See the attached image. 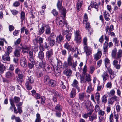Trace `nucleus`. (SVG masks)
<instances>
[{
	"label": "nucleus",
	"mask_w": 122,
	"mask_h": 122,
	"mask_svg": "<svg viewBox=\"0 0 122 122\" xmlns=\"http://www.w3.org/2000/svg\"><path fill=\"white\" fill-rule=\"evenodd\" d=\"M46 28L45 33L47 34H49L51 33L50 28L48 25H46L45 26Z\"/></svg>",
	"instance_id": "obj_32"
},
{
	"label": "nucleus",
	"mask_w": 122,
	"mask_h": 122,
	"mask_svg": "<svg viewBox=\"0 0 122 122\" xmlns=\"http://www.w3.org/2000/svg\"><path fill=\"white\" fill-rule=\"evenodd\" d=\"M44 53L42 51H40L38 53V57L41 60H42L44 57Z\"/></svg>",
	"instance_id": "obj_37"
},
{
	"label": "nucleus",
	"mask_w": 122,
	"mask_h": 122,
	"mask_svg": "<svg viewBox=\"0 0 122 122\" xmlns=\"http://www.w3.org/2000/svg\"><path fill=\"white\" fill-rule=\"evenodd\" d=\"M117 51V50L116 48H114L112 50L111 53V56L112 57L114 58L115 57Z\"/></svg>",
	"instance_id": "obj_39"
},
{
	"label": "nucleus",
	"mask_w": 122,
	"mask_h": 122,
	"mask_svg": "<svg viewBox=\"0 0 122 122\" xmlns=\"http://www.w3.org/2000/svg\"><path fill=\"white\" fill-rule=\"evenodd\" d=\"M80 82L81 83H86V81H85V79L84 76H82L81 75H80Z\"/></svg>",
	"instance_id": "obj_45"
},
{
	"label": "nucleus",
	"mask_w": 122,
	"mask_h": 122,
	"mask_svg": "<svg viewBox=\"0 0 122 122\" xmlns=\"http://www.w3.org/2000/svg\"><path fill=\"white\" fill-rule=\"evenodd\" d=\"M63 20H62L61 21L59 22L58 23H57L58 26L61 27H62L64 26L66 22L63 21Z\"/></svg>",
	"instance_id": "obj_43"
},
{
	"label": "nucleus",
	"mask_w": 122,
	"mask_h": 122,
	"mask_svg": "<svg viewBox=\"0 0 122 122\" xmlns=\"http://www.w3.org/2000/svg\"><path fill=\"white\" fill-rule=\"evenodd\" d=\"M74 35L75 36V40L77 43H80V40L81 39V37L79 30H76L74 32Z\"/></svg>",
	"instance_id": "obj_7"
},
{
	"label": "nucleus",
	"mask_w": 122,
	"mask_h": 122,
	"mask_svg": "<svg viewBox=\"0 0 122 122\" xmlns=\"http://www.w3.org/2000/svg\"><path fill=\"white\" fill-rule=\"evenodd\" d=\"M83 24L86 25L85 28L87 30H89L91 28L90 26V23L89 22H83Z\"/></svg>",
	"instance_id": "obj_44"
},
{
	"label": "nucleus",
	"mask_w": 122,
	"mask_h": 122,
	"mask_svg": "<svg viewBox=\"0 0 122 122\" xmlns=\"http://www.w3.org/2000/svg\"><path fill=\"white\" fill-rule=\"evenodd\" d=\"M101 76L102 78L104 81H106L109 78V75L107 73V71H104L101 75Z\"/></svg>",
	"instance_id": "obj_15"
},
{
	"label": "nucleus",
	"mask_w": 122,
	"mask_h": 122,
	"mask_svg": "<svg viewBox=\"0 0 122 122\" xmlns=\"http://www.w3.org/2000/svg\"><path fill=\"white\" fill-rule=\"evenodd\" d=\"M9 55H8L6 53L2 57V58L4 61H9L10 60V58L9 56Z\"/></svg>",
	"instance_id": "obj_31"
},
{
	"label": "nucleus",
	"mask_w": 122,
	"mask_h": 122,
	"mask_svg": "<svg viewBox=\"0 0 122 122\" xmlns=\"http://www.w3.org/2000/svg\"><path fill=\"white\" fill-rule=\"evenodd\" d=\"M15 73L18 75L22 73L21 70L18 68L15 69Z\"/></svg>",
	"instance_id": "obj_50"
},
{
	"label": "nucleus",
	"mask_w": 122,
	"mask_h": 122,
	"mask_svg": "<svg viewBox=\"0 0 122 122\" xmlns=\"http://www.w3.org/2000/svg\"><path fill=\"white\" fill-rule=\"evenodd\" d=\"M84 18L83 20V22H87L88 20V17L87 14H85L84 15Z\"/></svg>",
	"instance_id": "obj_61"
},
{
	"label": "nucleus",
	"mask_w": 122,
	"mask_h": 122,
	"mask_svg": "<svg viewBox=\"0 0 122 122\" xmlns=\"http://www.w3.org/2000/svg\"><path fill=\"white\" fill-rule=\"evenodd\" d=\"M14 75L13 72L9 71L7 72L5 74L6 77L8 78H11L13 77Z\"/></svg>",
	"instance_id": "obj_21"
},
{
	"label": "nucleus",
	"mask_w": 122,
	"mask_h": 122,
	"mask_svg": "<svg viewBox=\"0 0 122 122\" xmlns=\"http://www.w3.org/2000/svg\"><path fill=\"white\" fill-rule=\"evenodd\" d=\"M108 43L107 42H105L103 44V54H106L108 52Z\"/></svg>",
	"instance_id": "obj_17"
},
{
	"label": "nucleus",
	"mask_w": 122,
	"mask_h": 122,
	"mask_svg": "<svg viewBox=\"0 0 122 122\" xmlns=\"http://www.w3.org/2000/svg\"><path fill=\"white\" fill-rule=\"evenodd\" d=\"M112 64L114 67L116 69H119L120 68V63H118V61L117 60H115L112 62Z\"/></svg>",
	"instance_id": "obj_13"
},
{
	"label": "nucleus",
	"mask_w": 122,
	"mask_h": 122,
	"mask_svg": "<svg viewBox=\"0 0 122 122\" xmlns=\"http://www.w3.org/2000/svg\"><path fill=\"white\" fill-rule=\"evenodd\" d=\"M78 82L75 79L73 80V83L72 84V86L74 87H75L77 89L78 92L80 91V89L79 87L78 86Z\"/></svg>",
	"instance_id": "obj_16"
},
{
	"label": "nucleus",
	"mask_w": 122,
	"mask_h": 122,
	"mask_svg": "<svg viewBox=\"0 0 122 122\" xmlns=\"http://www.w3.org/2000/svg\"><path fill=\"white\" fill-rule=\"evenodd\" d=\"M95 70V67L92 66H91L89 67V73L92 74L94 72Z\"/></svg>",
	"instance_id": "obj_48"
},
{
	"label": "nucleus",
	"mask_w": 122,
	"mask_h": 122,
	"mask_svg": "<svg viewBox=\"0 0 122 122\" xmlns=\"http://www.w3.org/2000/svg\"><path fill=\"white\" fill-rule=\"evenodd\" d=\"M44 69L46 72L48 73L51 72L53 70V69L54 71L56 74H56H58L57 73H58V75H60V71L59 70L58 71V69L57 68H54L53 66L52 67L50 65H45V66H44Z\"/></svg>",
	"instance_id": "obj_2"
},
{
	"label": "nucleus",
	"mask_w": 122,
	"mask_h": 122,
	"mask_svg": "<svg viewBox=\"0 0 122 122\" xmlns=\"http://www.w3.org/2000/svg\"><path fill=\"white\" fill-rule=\"evenodd\" d=\"M89 86L87 87L86 92L88 93H90L93 90V89L92 87V84L91 83H89Z\"/></svg>",
	"instance_id": "obj_29"
},
{
	"label": "nucleus",
	"mask_w": 122,
	"mask_h": 122,
	"mask_svg": "<svg viewBox=\"0 0 122 122\" xmlns=\"http://www.w3.org/2000/svg\"><path fill=\"white\" fill-rule=\"evenodd\" d=\"M57 6L59 11L61 12V15H63V16L65 17L66 13V9L65 8H63L61 5V3L59 0L58 1Z\"/></svg>",
	"instance_id": "obj_5"
},
{
	"label": "nucleus",
	"mask_w": 122,
	"mask_h": 122,
	"mask_svg": "<svg viewBox=\"0 0 122 122\" xmlns=\"http://www.w3.org/2000/svg\"><path fill=\"white\" fill-rule=\"evenodd\" d=\"M48 41L51 46H53L54 45L55 40L52 39H47Z\"/></svg>",
	"instance_id": "obj_28"
},
{
	"label": "nucleus",
	"mask_w": 122,
	"mask_h": 122,
	"mask_svg": "<svg viewBox=\"0 0 122 122\" xmlns=\"http://www.w3.org/2000/svg\"><path fill=\"white\" fill-rule=\"evenodd\" d=\"M107 70L109 74L110 79H113L115 77V74L112 71V70L111 68Z\"/></svg>",
	"instance_id": "obj_19"
},
{
	"label": "nucleus",
	"mask_w": 122,
	"mask_h": 122,
	"mask_svg": "<svg viewBox=\"0 0 122 122\" xmlns=\"http://www.w3.org/2000/svg\"><path fill=\"white\" fill-rule=\"evenodd\" d=\"M83 1L82 0H79L77 5V10L79 11V9L82 6Z\"/></svg>",
	"instance_id": "obj_26"
},
{
	"label": "nucleus",
	"mask_w": 122,
	"mask_h": 122,
	"mask_svg": "<svg viewBox=\"0 0 122 122\" xmlns=\"http://www.w3.org/2000/svg\"><path fill=\"white\" fill-rule=\"evenodd\" d=\"M24 75L21 73L18 75L17 81L18 82H21L23 80V79L24 77Z\"/></svg>",
	"instance_id": "obj_24"
},
{
	"label": "nucleus",
	"mask_w": 122,
	"mask_h": 122,
	"mask_svg": "<svg viewBox=\"0 0 122 122\" xmlns=\"http://www.w3.org/2000/svg\"><path fill=\"white\" fill-rule=\"evenodd\" d=\"M108 104L112 105L114 101L112 98L111 97L108 99Z\"/></svg>",
	"instance_id": "obj_58"
},
{
	"label": "nucleus",
	"mask_w": 122,
	"mask_h": 122,
	"mask_svg": "<svg viewBox=\"0 0 122 122\" xmlns=\"http://www.w3.org/2000/svg\"><path fill=\"white\" fill-rule=\"evenodd\" d=\"M34 82V80L33 78L30 76L28 78L25 83V86L26 88L28 90H30L32 88L31 84Z\"/></svg>",
	"instance_id": "obj_4"
},
{
	"label": "nucleus",
	"mask_w": 122,
	"mask_h": 122,
	"mask_svg": "<svg viewBox=\"0 0 122 122\" xmlns=\"http://www.w3.org/2000/svg\"><path fill=\"white\" fill-rule=\"evenodd\" d=\"M20 19L21 20V23H22L23 21L25 20V14L23 11L21 12L20 13Z\"/></svg>",
	"instance_id": "obj_36"
},
{
	"label": "nucleus",
	"mask_w": 122,
	"mask_h": 122,
	"mask_svg": "<svg viewBox=\"0 0 122 122\" xmlns=\"http://www.w3.org/2000/svg\"><path fill=\"white\" fill-rule=\"evenodd\" d=\"M84 49L86 54L88 55H90L91 54V51L92 50V48L90 47H89L88 46L84 47Z\"/></svg>",
	"instance_id": "obj_18"
},
{
	"label": "nucleus",
	"mask_w": 122,
	"mask_h": 122,
	"mask_svg": "<svg viewBox=\"0 0 122 122\" xmlns=\"http://www.w3.org/2000/svg\"><path fill=\"white\" fill-rule=\"evenodd\" d=\"M20 64L22 67L24 68H25L27 66V61L25 58L21 57L20 60Z\"/></svg>",
	"instance_id": "obj_8"
},
{
	"label": "nucleus",
	"mask_w": 122,
	"mask_h": 122,
	"mask_svg": "<svg viewBox=\"0 0 122 122\" xmlns=\"http://www.w3.org/2000/svg\"><path fill=\"white\" fill-rule=\"evenodd\" d=\"M97 118V115L95 114H93L92 115L89 117V120L91 121H92L94 120Z\"/></svg>",
	"instance_id": "obj_34"
},
{
	"label": "nucleus",
	"mask_w": 122,
	"mask_h": 122,
	"mask_svg": "<svg viewBox=\"0 0 122 122\" xmlns=\"http://www.w3.org/2000/svg\"><path fill=\"white\" fill-rule=\"evenodd\" d=\"M62 110L61 106L59 104H57L55 107L54 111L56 112L61 111Z\"/></svg>",
	"instance_id": "obj_27"
},
{
	"label": "nucleus",
	"mask_w": 122,
	"mask_h": 122,
	"mask_svg": "<svg viewBox=\"0 0 122 122\" xmlns=\"http://www.w3.org/2000/svg\"><path fill=\"white\" fill-rule=\"evenodd\" d=\"M95 97L97 101H98L99 100L100 95L98 92L96 93L95 94Z\"/></svg>",
	"instance_id": "obj_51"
},
{
	"label": "nucleus",
	"mask_w": 122,
	"mask_h": 122,
	"mask_svg": "<svg viewBox=\"0 0 122 122\" xmlns=\"http://www.w3.org/2000/svg\"><path fill=\"white\" fill-rule=\"evenodd\" d=\"M71 33H68L66 37L68 41H69L71 37Z\"/></svg>",
	"instance_id": "obj_59"
},
{
	"label": "nucleus",
	"mask_w": 122,
	"mask_h": 122,
	"mask_svg": "<svg viewBox=\"0 0 122 122\" xmlns=\"http://www.w3.org/2000/svg\"><path fill=\"white\" fill-rule=\"evenodd\" d=\"M85 106L88 110V114L89 115L92 114L93 111V106L91 104V102L90 101H87L85 103Z\"/></svg>",
	"instance_id": "obj_3"
},
{
	"label": "nucleus",
	"mask_w": 122,
	"mask_h": 122,
	"mask_svg": "<svg viewBox=\"0 0 122 122\" xmlns=\"http://www.w3.org/2000/svg\"><path fill=\"white\" fill-rule=\"evenodd\" d=\"M62 20H64V18L62 16H60L56 18V23H58L59 22Z\"/></svg>",
	"instance_id": "obj_49"
},
{
	"label": "nucleus",
	"mask_w": 122,
	"mask_h": 122,
	"mask_svg": "<svg viewBox=\"0 0 122 122\" xmlns=\"http://www.w3.org/2000/svg\"><path fill=\"white\" fill-rule=\"evenodd\" d=\"M83 43L84 44V46H87V39L86 37H84L83 39Z\"/></svg>",
	"instance_id": "obj_52"
},
{
	"label": "nucleus",
	"mask_w": 122,
	"mask_h": 122,
	"mask_svg": "<svg viewBox=\"0 0 122 122\" xmlns=\"http://www.w3.org/2000/svg\"><path fill=\"white\" fill-rule=\"evenodd\" d=\"M113 42L115 43V44L117 46H118V42H119L118 40H117V38H114L113 40Z\"/></svg>",
	"instance_id": "obj_60"
},
{
	"label": "nucleus",
	"mask_w": 122,
	"mask_h": 122,
	"mask_svg": "<svg viewBox=\"0 0 122 122\" xmlns=\"http://www.w3.org/2000/svg\"><path fill=\"white\" fill-rule=\"evenodd\" d=\"M90 5H92L93 7H94V8L97 9V10L98 11V5L96 3L94 2L93 1H92L90 3Z\"/></svg>",
	"instance_id": "obj_40"
},
{
	"label": "nucleus",
	"mask_w": 122,
	"mask_h": 122,
	"mask_svg": "<svg viewBox=\"0 0 122 122\" xmlns=\"http://www.w3.org/2000/svg\"><path fill=\"white\" fill-rule=\"evenodd\" d=\"M101 55V51L99 49H98L97 50V52L94 55V59L96 61L98 60L100 58Z\"/></svg>",
	"instance_id": "obj_11"
},
{
	"label": "nucleus",
	"mask_w": 122,
	"mask_h": 122,
	"mask_svg": "<svg viewBox=\"0 0 122 122\" xmlns=\"http://www.w3.org/2000/svg\"><path fill=\"white\" fill-rule=\"evenodd\" d=\"M102 101L104 103H106L107 101V96L106 95H104L102 97Z\"/></svg>",
	"instance_id": "obj_54"
},
{
	"label": "nucleus",
	"mask_w": 122,
	"mask_h": 122,
	"mask_svg": "<svg viewBox=\"0 0 122 122\" xmlns=\"http://www.w3.org/2000/svg\"><path fill=\"white\" fill-rule=\"evenodd\" d=\"M50 80L49 77L48 76L46 75L45 76L44 78V81L45 84H48Z\"/></svg>",
	"instance_id": "obj_35"
},
{
	"label": "nucleus",
	"mask_w": 122,
	"mask_h": 122,
	"mask_svg": "<svg viewBox=\"0 0 122 122\" xmlns=\"http://www.w3.org/2000/svg\"><path fill=\"white\" fill-rule=\"evenodd\" d=\"M71 46L69 45V44L67 42H66L65 43L64 46V48L67 49L68 51H69Z\"/></svg>",
	"instance_id": "obj_47"
},
{
	"label": "nucleus",
	"mask_w": 122,
	"mask_h": 122,
	"mask_svg": "<svg viewBox=\"0 0 122 122\" xmlns=\"http://www.w3.org/2000/svg\"><path fill=\"white\" fill-rule=\"evenodd\" d=\"M85 79L86 82L87 81L88 82L91 81L92 80L91 77L89 74H87L86 75Z\"/></svg>",
	"instance_id": "obj_41"
},
{
	"label": "nucleus",
	"mask_w": 122,
	"mask_h": 122,
	"mask_svg": "<svg viewBox=\"0 0 122 122\" xmlns=\"http://www.w3.org/2000/svg\"><path fill=\"white\" fill-rule=\"evenodd\" d=\"M105 67L107 70L110 69V61L107 57H106L104 60Z\"/></svg>",
	"instance_id": "obj_12"
},
{
	"label": "nucleus",
	"mask_w": 122,
	"mask_h": 122,
	"mask_svg": "<svg viewBox=\"0 0 122 122\" xmlns=\"http://www.w3.org/2000/svg\"><path fill=\"white\" fill-rule=\"evenodd\" d=\"M10 101L11 106L10 107L9 109L13 110V109L14 108L15 105L14 104L13 101L12 99H10Z\"/></svg>",
	"instance_id": "obj_38"
},
{
	"label": "nucleus",
	"mask_w": 122,
	"mask_h": 122,
	"mask_svg": "<svg viewBox=\"0 0 122 122\" xmlns=\"http://www.w3.org/2000/svg\"><path fill=\"white\" fill-rule=\"evenodd\" d=\"M44 31V27H42L40 28L39 31V34L41 35L42 34Z\"/></svg>",
	"instance_id": "obj_55"
},
{
	"label": "nucleus",
	"mask_w": 122,
	"mask_h": 122,
	"mask_svg": "<svg viewBox=\"0 0 122 122\" xmlns=\"http://www.w3.org/2000/svg\"><path fill=\"white\" fill-rule=\"evenodd\" d=\"M103 16L105 19L107 21H109L110 20V18L109 17L110 15L109 13L107 11H105L103 13Z\"/></svg>",
	"instance_id": "obj_22"
},
{
	"label": "nucleus",
	"mask_w": 122,
	"mask_h": 122,
	"mask_svg": "<svg viewBox=\"0 0 122 122\" xmlns=\"http://www.w3.org/2000/svg\"><path fill=\"white\" fill-rule=\"evenodd\" d=\"M122 56V51L120 49L119 50L117 53V59H118Z\"/></svg>",
	"instance_id": "obj_46"
},
{
	"label": "nucleus",
	"mask_w": 122,
	"mask_h": 122,
	"mask_svg": "<svg viewBox=\"0 0 122 122\" xmlns=\"http://www.w3.org/2000/svg\"><path fill=\"white\" fill-rule=\"evenodd\" d=\"M76 94V91L75 89H73L72 90L70 94V96L71 98H73L74 97Z\"/></svg>",
	"instance_id": "obj_33"
},
{
	"label": "nucleus",
	"mask_w": 122,
	"mask_h": 122,
	"mask_svg": "<svg viewBox=\"0 0 122 122\" xmlns=\"http://www.w3.org/2000/svg\"><path fill=\"white\" fill-rule=\"evenodd\" d=\"M12 48L11 46H8L7 49V54L8 55H9L12 52Z\"/></svg>",
	"instance_id": "obj_42"
},
{
	"label": "nucleus",
	"mask_w": 122,
	"mask_h": 122,
	"mask_svg": "<svg viewBox=\"0 0 122 122\" xmlns=\"http://www.w3.org/2000/svg\"><path fill=\"white\" fill-rule=\"evenodd\" d=\"M53 93L54 95L53 98V101L54 102H56L57 101L56 97H60L61 96V95L56 90L53 91Z\"/></svg>",
	"instance_id": "obj_9"
},
{
	"label": "nucleus",
	"mask_w": 122,
	"mask_h": 122,
	"mask_svg": "<svg viewBox=\"0 0 122 122\" xmlns=\"http://www.w3.org/2000/svg\"><path fill=\"white\" fill-rule=\"evenodd\" d=\"M114 29L113 25H111L110 27L108 26H107L105 29V31L107 34L110 33L111 31H112Z\"/></svg>",
	"instance_id": "obj_14"
},
{
	"label": "nucleus",
	"mask_w": 122,
	"mask_h": 122,
	"mask_svg": "<svg viewBox=\"0 0 122 122\" xmlns=\"http://www.w3.org/2000/svg\"><path fill=\"white\" fill-rule=\"evenodd\" d=\"M48 84L50 86L54 87L56 84V81L54 80L51 79L48 82Z\"/></svg>",
	"instance_id": "obj_25"
},
{
	"label": "nucleus",
	"mask_w": 122,
	"mask_h": 122,
	"mask_svg": "<svg viewBox=\"0 0 122 122\" xmlns=\"http://www.w3.org/2000/svg\"><path fill=\"white\" fill-rule=\"evenodd\" d=\"M72 73V71L70 69H68L66 71L65 74L66 76L69 77L71 75Z\"/></svg>",
	"instance_id": "obj_30"
},
{
	"label": "nucleus",
	"mask_w": 122,
	"mask_h": 122,
	"mask_svg": "<svg viewBox=\"0 0 122 122\" xmlns=\"http://www.w3.org/2000/svg\"><path fill=\"white\" fill-rule=\"evenodd\" d=\"M69 30L68 28L64 29L62 31V34L64 35H66L69 32Z\"/></svg>",
	"instance_id": "obj_63"
},
{
	"label": "nucleus",
	"mask_w": 122,
	"mask_h": 122,
	"mask_svg": "<svg viewBox=\"0 0 122 122\" xmlns=\"http://www.w3.org/2000/svg\"><path fill=\"white\" fill-rule=\"evenodd\" d=\"M14 99L15 103H18L20 100V98L17 97L15 96L14 98Z\"/></svg>",
	"instance_id": "obj_53"
},
{
	"label": "nucleus",
	"mask_w": 122,
	"mask_h": 122,
	"mask_svg": "<svg viewBox=\"0 0 122 122\" xmlns=\"http://www.w3.org/2000/svg\"><path fill=\"white\" fill-rule=\"evenodd\" d=\"M20 49H16L14 51L13 54L14 56L17 57H19L20 56Z\"/></svg>",
	"instance_id": "obj_20"
},
{
	"label": "nucleus",
	"mask_w": 122,
	"mask_h": 122,
	"mask_svg": "<svg viewBox=\"0 0 122 122\" xmlns=\"http://www.w3.org/2000/svg\"><path fill=\"white\" fill-rule=\"evenodd\" d=\"M85 93H81L79 94V98L80 100H83L84 96Z\"/></svg>",
	"instance_id": "obj_57"
},
{
	"label": "nucleus",
	"mask_w": 122,
	"mask_h": 122,
	"mask_svg": "<svg viewBox=\"0 0 122 122\" xmlns=\"http://www.w3.org/2000/svg\"><path fill=\"white\" fill-rule=\"evenodd\" d=\"M63 39L64 37H63L60 34L59 35V36H58L56 37V42H58V43H59L62 42Z\"/></svg>",
	"instance_id": "obj_23"
},
{
	"label": "nucleus",
	"mask_w": 122,
	"mask_h": 122,
	"mask_svg": "<svg viewBox=\"0 0 122 122\" xmlns=\"http://www.w3.org/2000/svg\"><path fill=\"white\" fill-rule=\"evenodd\" d=\"M73 56H71V54L69 55L67 58V65L65 64V66L66 67H67L68 65L71 66L72 69L75 70L76 67L77 66V63L76 61L75 62H73Z\"/></svg>",
	"instance_id": "obj_1"
},
{
	"label": "nucleus",
	"mask_w": 122,
	"mask_h": 122,
	"mask_svg": "<svg viewBox=\"0 0 122 122\" xmlns=\"http://www.w3.org/2000/svg\"><path fill=\"white\" fill-rule=\"evenodd\" d=\"M43 39L41 37H39L38 38V43L40 45L41 44L43 43Z\"/></svg>",
	"instance_id": "obj_64"
},
{
	"label": "nucleus",
	"mask_w": 122,
	"mask_h": 122,
	"mask_svg": "<svg viewBox=\"0 0 122 122\" xmlns=\"http://www.w3.org/2000/svg\"><path fill=\"white\" fill-rule=\"evenodd\" d=\"M106 86L107 88L110 89L112 87V84L111 82H108L106 84Z\"/></svg>",
	"instance_id": "obj_62"
},
{
	"label": "nucleus",
	"mask_w": 122,
	"mask_h": 122,
	"mask_svg": "<svg viewBox=\"0 0 122 122\" xmlns=\"http://www.w3.org/2000/svg\"><path fill=\"white\" fill-rule=\"evenodd\" d=\"M56 37V36L54 33H52L50 34V35L47 38V39H54Z\"/></svg>",
	"instance_id": "obj_56"
},
{
	"label": "nucleus",
	"mask_w": 122,
	"mask_h": 122,
	"mask_svg": "<svg viewBox=\"0 0 122 122\" xmlns=\"http://www.w3.org/2000/svg\"><path fill=\"white\" fill-rule=\"evenodd\" d=\"M53 49H51L47 51L46 53V58L51 61H52V60L53 59Z\"/></svg>",
	"instance_id": "obj_6"
},
{
	"label": "nucleus",
	"mask_w": 122,
	"mask_h": 122,
	"mask_svg": "<svg viewBox=\"0 0 122 122\" xmlns=\"http://www.w3.org/2000/svg\"><path fill=\"white\" fill-rule=\"evenodd\" d=\"M79 107V104L78 103H76L72 106V112L75 113L77 112V111Z\"/></svg>",
	"instance_id": "obj_10"
}]
</instances>
